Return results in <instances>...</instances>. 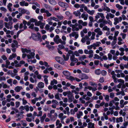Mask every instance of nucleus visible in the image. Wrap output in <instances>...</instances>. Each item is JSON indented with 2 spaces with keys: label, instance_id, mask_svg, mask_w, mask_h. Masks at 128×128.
<instances>
[{
  "label": "nucleus",
  "instance_id": "nucleus-63",
  "mask_svg": "<svg viewBox=\"0 0 128 128\" xmlns=\"http://www.w3.org/2000/svg\"><path fill=\"white\" fill-rule=\"evenodd\" d=\"M6 80V78L5 76H0V82H1L2 80L5 81Z\"/></svg>",
  "mask_w": 128,
  "mask_h": 128
},
{
  "label": "nucleus",
  "instance_id": "nucleus-25",
  "mask_svg": "<svg viewBox=\"0 0 128 128\" xmlns=\"http://www.w3.org/2000/svg\"><path fill=\"white\" fill-rule=\"evenodd\" d=\"M59 6L62 7H65L67 6V4L65 2H60L58 3Z\"/></svg>",
  "mask_w": 128,
  "mask_h": 128
},
{
  "label": "nucleus",
  "instance_id": "nucleus-52",
  "mask_svg": "<svg viewBox=\"0 0 128 128\" xmlns=\"http://www.w3.org/2000/svg\"><path fill=\"white\" fill-rule=\"evenodd\" d=\"M2 84L3 85L2 87L3 88H9V86H8L6 84H4V82H2Z\"/></svg>",
  "mask_w": 128,
  "mask_h": 128
},
{
  "label": "nucleus",
  "instance_id": "nucleus-46",
  "mask_svg": "<svg viewBox=\"0 0 128 128\" xmlns=\"http://www.w3.org/2000/svg\"><path fill=\"white\" fill-rule=\"evenodd\" d=\"M42 23V22L41 21H38L37 20L35 23V24L36 26H40Z\"/></svg>",
  "mask_w": 128,
  "mask_h": 128
},
{
  "label": "nucleus",
  "instance_id": "nucleus-59",
  "mask_svg": "<svg viewBox=\"0 0 128 128\" xmlns=\"http://www.w3.org/2000/svg\"><path fill=\"white\" fill-rule=\"evenodd\" d=\"M95 73L96 74L99 75L101 73V71L99 69L96 70H95Z\"/></svg>",
  "mask_w": 128,
  "mask_h": 128
},
{
  "label": "nucleus",
  "instance_id": "nucleus-4",
  "mask_svg": "<svg viewBox=\"0 0 128 128\" xmlns=\"http://www.w3.org/2000/svg\"><path fill=\"white\" fill-rule=\"evenodd\" d=\"M70 60L72 62L70 63V65L71 66H74V64L77 62L78 60L75 58V56L74 54H72V55L70 56Z\"/></svg>",
  "mask_w": 128,
  "mask_h": 128
},
{
  "label": "nucleus",
  "instance_id": "nucleus-50",
  "mask_svg": "<svg viewBox=\"0 0 128 128\" xmlns=\"http://www.w3.org/2000/svg\"><path fill=\"white\" fill-rule=\"evenodd\" d=\"M100 57L97 54H94L93 58L94 59H100Z\"/></svg>",
  "mask_w": 128,
  "mask_h": 128
},
{
  "label": "nucleus",
  "instance_id": "nucleus-10",
  "mask_svg": "<svg viewBox=\"0 0 128 128\" xmlns=\"http://www.w3.org/2000/svg\"><path fill=\"white\" fill-rule=\"evenodd\" d=\"M4 24L5 26L8 29L12 30V22H9L8 23L5 22Z\"/></svg>",
  "mask_w": 128,
  "mask_h": 128
},
{
  "label": "nucleus",
  "instance_id": "nucleus-14",
  "mask_svg": "<svg viewBox=\"0 0 128 128\" xmlns=\"http://www.w3.org/2000/svg\"><path fill=\"white\" fill-rule=\"evenodd\" d=\"M69 36L70 37L74 36L76 39H77L78 36V33L75 32H72L69 34Z\"/></svg>",
  "mask_w": 128,
  "mask_h": 128
},
{
  "label": "nucleus",
  "instance_id": "nucleus-20",
  "mask_svg": "<svg viewBox=\"0 0 128 128\" xmlns=\"http://www.w3.org/2000/svg\"><path fill=\"white\" fill-rule=\"evenodd\" d=\"M80 88L77 87L75 88V90H72V93H74L76 94H79V92L80 91Z\"/></svg>",
  "mask_w": 128,
  "mask_h": 128
},
{
  "label": "nucleus",
  "instance_id": "nucleus-37",
  "mask_svg": "<svg viewBox=\"0 0 128 128\" xmlns=\"http://www.w3.org/2000/svg\"><path fill=\"white\" fill-rule=\"evenodd\" d=\"M48 77V76H44L43 77L44 78V81L45 82V84H48V80L47 79V78Z\"/></svg>",
  "mask_w": 128,
  "mask_h": 128
},
{
  "label": "nucleus",
  "instance_id": "nucleus-13",
  "mask_svg": "<svg viewBox=\"0 0 128 128\" xmlns=\"http://www.w3.org/2000/svg\"><path fill=\"white\" fill-rule=\"evenodd\" d=\"M55 59L56 60L58 63L61 64H64V60L61 58L59 56H56L55 57Z\"/></svg>",
  "mask_w": 128,
  "mask_h": 128
},
{
  "label": "nucleus",
  "instance_id": "nucleus-32",
  "mask_svg": "<svg viewBox=\"0 0 128 128\" xmlns=\"http://www.w3.org/2000/svg\"><path fill=\"white\" fill-rule=\"evenodd\" d=\"M16 56V53L13 54L10 56L8 58V59L10 60H11L13 58H15Z\"/></svg>",
  "mask_w": 128,
  "mask_h": 128
},
{
  "label": "nucleus",
  "instance_id": "nucleus-12",
  "mask_svg": "<svg viewBox=\"0 0 128 128\" xmlns=\"http://www.w3.org/2000/svg\"><path fill=\"white\" fill-rule=\"evenodd\" d=\"M72 52V50H70L68 51L66 56L64 54L63 55V57L65 61H67L69 59L70 55Z\"/></svg>",
  "mask_w": 128,
  "mask_h": 128
},
{
  "label": "nucleus",
  "instance_id": "nucleus-33",
  "mask_svg": "<svg viewBox=\"0 0 128 128\" xmlns=\"http://www.w3.org/2000/svg\"><path fill=\"white\" fill-rule=\"evenodd\" d=\"M56 17L58 19V21L59 20H62L64 18V17L61 14L57 15L56 16Z\"/></svg>",
  "mask_w": 128,
  "mask_h": 128
},
{
  "label": "nucleus",
  "instance_id": "nucleus-34",
  "mask_svg": "<svg viewBox=\"0 0 128 128\" xmlns=\"http://www.w3.org/2000/svg\"><path fill=\"white\" fill-rule=\"evenodd\" d=\"M86 55H83L78 57V59L79 60L83 61L86 58Z\"/></svg>",
  "mask_w": 128,
  "mask_h": 128
},
{
  "label": "nucleus",
  "instance_id": "nucleus-48",
  "mask_svg": "<svg viewBox=\"0 0 128 128\" xmlns=\"http://www.w3.org/2000/svg\"><path fill=\"white\" fill-rule=\"evenodd\" d=\"M120 115H122L123 116H124L126 114V113L125 112H123V111L122 110H121L119 112Z\"/></svg>",
  "mask_w": 128,
  "mask_h": 128
},
{
  "label": "nucleus",
  "instance_id": "nucleus-28",
  "mask_svg": "<svg viewBox=\"0 0 128 128\" xmlns=\"http://www.w3.org/2000/svg\"><path fill=\"white\" fill-rule=\"evenodd\" d=\"M88 128H95L94 124L92 122H89L88 124Z\"/></svg>",
  "mask_w": 128,
  "mask_h": 128
},
{
  "label": "nucleus",
  "instance_id": "nucleus-62",
  "mask_svg": "<svg viewBox=\"0 0 128 128\" xmlns=\"http://www.w3.org/2000/svg\"><path fill=\"white\" fill-rule=\"evenodd\" d=\"M120 35L122 36V38L123 39H124L126 37V34L124 33H121Z\"/></svg>",
  "mask_w": 128,
  "mask_h": 128
},
{
  "label": "nucleus",
  "instance_id": "nucleus-49",
  "mask_svg": "<svg viewBox=\"0 0 128 128\" xmlns=\"http://www.w3.org/2000/svg\"><path fill=\"white\" fill-rule=\"evenodd\" d=\"M21 122H22V124L23 126H27V122L25 120H22Z\"/></svg>",
  "mask_w": 128,
  "mask_h": 128
},
{
  "label": "nucleus",
  "instance_id": "nucleus-29",
  "mask_svg": "<svg viewBox=\"0 0 128 128\" xmlns=\"http://www.w3.org/2000/svg\"><path fill=\"white\" fill-rule=\"evenodd\" d=\"M22 89V86H17L15 87L14 90L16 92H18Z\"/></svg>",
  "mask_w": 128,
  "mask_h": 128
},
{
  "label": "nucleus",
  "instance_id": "nucleus-40",
  "mask_svg": "<svg viewBox=\"0 0 128 128\" xmlns=\"http://www.w3.org/2000/svg\"><path fill=\"white\" fill-rule=\"evenodd\" d=\"M58 82L57 80L54 79L52 80L50 82V85L52 86L54 84H57Z\"/></svg>",
  "mask_w": 128,
  "mask_h": 128
},
{
  "label": "nucleus",
  "instance_id": "nucleus-16",
  "mask_svg": "<svg viewBox=\"0 0 128 128\" xmlns=\"http://www.w3.org/2000/svg\"><path fill=\"white\" fill-rule=\"evenodd\" d=\"M56 128H61L62 127V124L60 123V121L59 120H57L56 122Z\"/></svg>",
  "mask_w": 128,
  "mask_h": 128
},
{
  "label": "nucleus",
  "instance_id": "nucleus-47",
  "mask_svg": "<svg viewBox=\"0 0 128 128\" xmlns=\"http://www.w3.org/2000/svg\"><path fill=\"white\" fill-rule=\"evenodd\" d=\"M108 59L109 60H111L112 59V56L110 53H108Z\"/></svg>",
  "mask_w": 128,
  "mask_h": 128
},
{
  "label": "nucleus",
  "instance_id": "nucleus-2",
  "mask_svg": "<svg viewBox=\"0 0 128 128\" xmlns=\"http://www.w3.org/2000/svg\"><path fill=\"white\" fill-rule=\"evenodd\" d=\"M62 73L64 75L66 76V78L72 81H73L74 80V78L72 76H70V74L68 71H64Z\"/></svg>",
  "mask_w": 128,
  "mask_h": 128
},
{
  "label": "nucleus",
  "instance_id": "nucleus-56",
  "mask_svg": "<svg viewBox=\"0 0 128 128\" xmlns=\"http://www.w3.org/2000/svg\"><path fill=\"white\" fill-rule=\"evenodd\" d=\"M102 30H104L109 31L110 30V29L109 28H108L107 26H106L103 28Z\"/></svg>",
  "mask_w": 128,
  "mask_h": 128
},
{
  "label": "nucleus",
  "instance_id": "nucleus-45",
  "mask_svg": "<svg viewBox=\"0 0 128 128\" xmlns=\"http://www.w3.org/2000/svg\"><path fill=\"white\" fill-rule=\"evenodd\" d=\"M64 116H64L63 114L62 113H60L58 115V117L60 119L63 118Z\"/></svg>",
  "mask_w": 128,
  "mask_h": 128
},
{
  "label": "nucleus",
  "instance_id": "nucleus-51",
  "mask_svg": "<svg viewBox=\"0 0 128 128\" xmlns=\"http://www.w3.org/2000/svg\"><path fill=\"white\" fill-rule=\"evenodd\" d=\"M50 18L51 20H54V21H55L56 22H58V18H56L55 17H51Z\"/></svg>",
  "mask_w": 128,
  "mask_h": 128
},
{
  "label": "nucleus",
  "instance_id": "nucleus-1",
  "mask_svg": "<svg viewBox=\"0 0 128 128\" xmlns=\"http://www.w3.org/2000/svg\"><path fill=\"white\" fill-rule=\"evenodd\" d=\"M70 26L72 28L73 31H78L79 29H81L82 28V26L80 24H78L76 23L74 24H71Z\"/></svg>",
  "mask_w": 128,
  "mask_h": 128
},
{
  "label": "nucleus",
  "instance_id": "nucleus-19",
  "mask_svg": "<svg viewBox=\"0 0 128 128\" xmlns=\"http://www.w3.org/2000/svg\"><path fill=\"white\" fill-rule=\"evenodd\" d=\"M39 63L41 65H44L47 68L49 67L50 66L48 65V63L46 62H43L42 61H40Z\"/></svg>",
  "mask_w": 128,
  "mask_h": 128
},
{
  "label": "nucleus",
  "instance_id": "nucleus-30",
  "mask_svg": "<svg viewBox=\"0 0 128 128\" xmlns=\"http://www.w3.org/2000/svg\"><path fill=\"white\" fill-rule=\"evenodd\" d=\"M102 8L103 10L104 11H106L108 12H110V9L107 6H102Z\"/></svg>",
  "mask_w": 128,
  "mask_h": 128
},
{
  "label": "nucleus",
  "instance_id": "nucleus-53",
  "mask_svg": "<svg viewBox=\"0 0 128 128\" xmlns=\"http://www.w3.org/2000/svg\"><path fill=\"white\" fill-rule=\"evenodd\" d=\"M85 99H84L82 98H79V100L80 102L82 104H84L86 102L84 100Z\"/></svg>",
  "mask_w": 128,
  "mask_h": 128
},
{
  "label": "nucleus",
  "instance_id": "nucleus-35",
  "mask_svg": "<svg viewBox=\"0 0 128 128\" xmlns=\"http://www.w3.org/2000/svg\"><path fill=\"white\" fill-rule=\"evenodd\" d=\"M73 14L75 15L76 16H80L81 14V13L79 10H77L74 12H73Z\"/></svg>",
  "mask_w": 128,
  "mask_h": 128
},
{
  "label": "nucleus",
  "instance_id": "nucleus-43",
  "mask_svg": "<svg viewBox=\"0 0 128 128\" xmlns=\"http://www.w3.org/2000/svg\"><path fill=\"white\" fill-rule=\"evenodd\" d=\"M94 12L95 11L94 10H89L87 12L90 14L92 15L94 14Z\"/></svg>",
  "mask_w": 128,
  "mask_h": 128
},
{
  "label": "nucleus",
  "instance_id": "nucleus-9",
  "mask_svg": "<svg viewBox=\"0 0 128 128\" xmlns=\"http://www.w3.org/2000/svg\"><path fill=\"white\" fill-rule=\"evenodd\" d=\"M100 17L103 19L105 18L104 14L103 13L101 12H98L95 16V20H97L100 18Z\"/></svg>",
  "mask_w": 128,
  "mask_h": 128
},
{
  "label": "nucleus",
  "instance_id": "nucleus-55",
  "mask_svg": "<svg viewBox=\"0 0 128 128\" xmlns=\"http://www.w3.org/2000/svg\"><path fill=\"white\" fill-rule=\"evenodd\" d=\"M10 62H9L8 60H6V64L5 65V67L6 68H8L9 65H10Z\"/></svg>",
  "mask_w": 128,
  "mask_h": 128
},
{
  "label": "nucleus",
  "instance_id": "nucleus-18",
  "mask_svg": "<svg viewBox=\"0 0 128 128\" xmlns=\"http://www.w3.org/2000/svg\"><path fill=\"white\" fill-rule=\"evenodd\" d=\"M78 22L79 24L83 26H86L88 24V23L86 22H83L82 20H79L78 21Z\"/></svg>",
  "mask_w": 128,
  "mask_h": 128
},
{
  "label": "nucleus",
  "instance_id": "nucleus-17",
  "mask_svg": "<svg viewBox=\"0 0 128 128\" xmlns=\"http://www.w3.org/2000/svg\"><path fill=\"white\" fill-rule=\"evenodd\" d=\"M30 54H28L27 55L28 59H31L33 58L34 57L35 54L34 52H30Z\"/></svg>",
  "mask_w": 128,
  "mask_h": 128
},
{
  "label": "nucleus",
  "instance_id": "nucleus-8",
  "mask_svg": "<svg viewBox=\"0 0 128 128\" xmlns=\"http://www.w3.org/2000/svg\"><path fill=\"white\" fill-rule=\"evenodd\" d=\"M114 25H116L122 20V17L119 16L118 18L115 17L114 19Z\"/></svg>",
  "mask_w": 128,
  "mask_h": 128
},
{
  "label": "nucleus",
  "instance_id": "nucleus-23",
  "mask_svg": "<svg viewBox=\"0 0 128 128\" xmlns=\"http://www.w3.org/2000/svg\"><path fill=\"white\" fill-rule=\"evenodd\" d=\"M32 37L34 40H37L39 39L38 36L35 34H32Z\"/></svg>",
  "mask_w": 128,
  "mask_h": 128
},
{
  "label": "nucleus",
  "instance_id": "nucleus-22",
  "mask_svg": "<svg viewBox=\"0 0 128 128\" xmlns=\"http://www.w3.org/2000/svg\"><path fill=\"white\" fill-rule=\"evenodd\" d=\"M29 72L28 71L24 73V80L25 81H26L28 80V76L29 75Z\"/></svg>",
  "mask_w": 128,
  "mask_h": 128
},
{
  "label": "nucleus",
  "instance_id": "nucleus-7",
  "mask_svg": "<svg viewBox=\"0 0 128 128\" xmlns=\"http://www.w3.org/2000/svg\"><path fill=\"white\" fill-rule=\"evenodd\" d=\"M94 32L97 33L96 36L97 38H98L99 36H101L103 34V32L99 28H97L94 30Z\"/></svg>",
  "mask_w": 128,
  "mask_h": 128
},
{
  "label": "nucleus",
  "instance_id": "nucleus-38",
  "mask_svg": "<svg viewBox=\"0 0 128 128\" xmlns=\"http://www.w3.org/2000/svg\"><path fill=\"white\" fill-rule=\"evenodd\" d=\"M49 3L53 5H55L56 4V2L54 0H48Z\"/></svg>",
  "mask_w": 128,
  "mask_h": 128
},
{
  "label": "nucleus",
  "instance_id": "nucleus-64",
  "mask_svg": "<svg viewBox=\"0 0 128 128\" xmlns=\"http://www.w3.org/2000/svg\"><path fill=\"white\" fill-rule=\"evenodd\" d=\"M0 10L4 12H6L7 10V9L4 7H1L0 8Z\"/></svg>",
  "mask_w": 128,
  "mask_h": 128
},
{
  "label": "nucleus",
  "instance_id": "nucleus-57",
  "mask_svg": "<svg viewBox=\"0 0 128 128\" xmlns=\"http://www.w3.org/2000/svg\"><path fill=\"white\" fill-rule=\"evenodd\" d=\"M27 60L28 62H30L31 63H35L36 62V60L35 59L33 60Z\"/></svg>",
  "mask_w": 128,
  "mask_h": 128
},
{
  "label": "nucleus",
  "instance_id": "nucleus-44",
  "mask_svg": "<svg viewBox=\"0 0 128 128\" xmlns=\"http://www.w3.org/2000/svg\"><path fill=\"white\" fill-rule=\"evenodd\" d=\"M116 7L119 10H121L123 8V7L119 4H116Z\"/></svg>",
  "mask_w": 128,
  "mask_h": 128
},
{
  "label": "nucleus",
  "instance_id": "nucleus-36",
  "mask_svg": "<svg viewBox=\"0 0 128 128\" xmlns=\"http://www.w3.org/2000/svg\"><path fill=\"white\" fill-rule=\"evenodd\" d=\"M82 115L83 113L82 112L80 111L77 113V117L78 118H80Z\"/></svg>",
  "mask_w": 128,
  "mask_h": 128
},
{
  "label": "nucleus",
  "instance_id": "nucleus-5",
  "mask_svg": "<svg viewBox=\"0 0 128 128\" xmlns=\"http://www.w3.org/2000/svg\"><path fill=\"white\" fill-rule=\"evenodd\" d=\"M67 96L68 98V102H72L73 100L74 99V98L72 92L70 91H68Z\"/></svg>",
  "mask_w": 128,
  "mask_h": 128
},
{
  "label": "nucleus",
  "instance_id": "nucleus-42",
  "mask_svg": "<svg viewBox=\"0 0 128 128\" xmlns=\"http://www.w3.org/2000/svg\"><path fill=\"white\" fill-rule=\"evenodd\" d=\"M26 10H25L24 9H22V8H18L19 11L20 12H21L22 14H24L25 13Z\"/></svg>",
  "mask_w": 128,
  "mask_h": 128
},
{
  "label": "nucleus",
  "instance_id": "nucleus-26",
  "mask_svg": "<svg viewBox=\"0 0 128 128\" xmlns=\"http://www.w3.org/2000/svg\"><path fill=\"white\" fill-rule=\"evenodd\" d=\"M38 86L39 88H42L44 87V84L43 82H40L38 84Z\"/></svg>",
  "mask_w": 128,
  "mask_h": 128
},
{
  "label": "nucleus",
  "instance_id": "nucleus-61",
  "mask_svg": "<svg viewBox=\"0 0 128 128\" xmlns=\"http://www.w3.org/2000/svg\"><path fill=\"white\" fill-rule=\"evenodd\" d=\"M22 104L24 105H25L26 104H27L28 102L27 101L24 100V98H23L22 99Z\"/></svg>",
  "mask_w": 128,
  "mask_h": 128
},
{
  "label": "nucleus",
  "instance_id": "nucleus-60",
  "mask_svg": "<svg viewBox=\"0 0 128 128\" xmlns=\"http://www.w3.org/2000/svg\"><path fill=\"white\" fill-rule=\"evenodd\" d=\"M108 58L106 56L104 55L103 56L102 59H101L100 60L101 61H103V60H108Z\"/></svg>",
  "mask_w": 128,
  "mask_h": 128
},
{
  "label": "nucleus",
  "instance_id": "nucleus-21",
  "mask_svg": "<svg viewBox=\"0 0 128 128\" xmlns=\"http://www.w3.org/2000/svg\"><path fill=\"white\" fill-rule=\"evenodd\" d=\"M22 51L23 53H24L26 52L27 53L30 54L31 52L30 50L29 49H27L26 48H22Z\"/></svg>",
  "mask_w": 128,
  "mask_h": 128
},
{
  "label": "nucleus",
  "instance_id": "nucleus-11",
  "mask_svg": "<svg viewBox=\"0 0 128 128\" xmlns=\"http://www.w3.org/2000/svg\"><path fill=\"white\" fill-rule=\"evenodd\" d=\"M78 77L82 80H86L88 78V76L86 74L82 73L79 74Z\"/></svg>",
  "mask_w": 128,
  "mask_h": 128
},
{
  "label": "nucleus",
  "instance_id": "nucleus-27",
  "mask_svg": "<svg viewBox=\"0 0 128 128\" xmlns=\"http://www.w3.org/2000/svg\"><path fill=\"white\" fill-rule=\"evenodd\" d=\"M81 17L83 18L84 20H87L88 17V15L87 14H85L84 13H83L81 15Z\"/></svg>",
  "mask_w": 128,
  "mask_h": 128
},
{
  "label": "nucleus",
  "instance_id": "nucleus-58",
  "mask_svg": "<svg viewBox=\"0 0 128 128\" xmlns=\"http://www.w3.org/2000/svg\"><path fill=\"white\" fill-rule=\"evenodd\" d=\"M50 28V26L48 24H46L45 27V29L46 30L49 31Z\"/></svg>",
  "mask_w": 128,
  "mask_h": 128
},
{
  "label": "nucleus",
  "instance_id": "nucleus-3",
  "mask_svg": "<svg viewBox=\"0 0 128 128\" xmlns=\"http://www.w3.org/2000/svg\"><path fill=\"white\" fill-rule=\"evenodd\" d=\"M54 40L56 44H58L60 43L62 44H65L66 42H62V40L60 38L59 36L58 35L56 36L54 38Z\"/></svg>",
  "mask_w": 128,
  "mask_h": 128
},
{
  "label": "nucleus",
  "instance_id": "nucleus-39",
  "mask_svg": "<svg viewBox=\"0 0 128 128\" xmlns=\"http://www.w3.org/2000/svg\"><path fill=\"white\" fill-rule=\"evenodd\" d=\"M46 114H44L43 116L40 117V120L41 122H43L46 117Z\"/></svg>",
  "mask_w": 128,
  "mask_h": 128
},
{
  "label": "nucleus",
  "instance_id": "nucleus-31",
  "mask_svg": "<svg viewBox=\"0 0 128 128\" xmlns=\"http://www.w3.org/2000/svg\"><path fill=\"white\" fill-rule=\"evenodd\" d=\"M123 121V118L122 117H120L119 118H116V123L122 122Z\"/></svg>",
  "mask_w": 128,
  "mask_h": 128
},
{
  "label": "nucleus",
  "instance_id": "nucleus-6",
  "mask_svg": "<svg viewBox=\"0 0 128 128\" xmlns=\"http://www.w3.org/2000/svg\"><path fill=\"white\" fill-rule=\"evenodd\" d=\"M23 24L21 23L20 24L19 28L21 29L23 28L22 30H26L27 28V26H26L27 24V22L24 20H23L22 22Z\"/></svg>",
  "mask_w": 128,
  "mask_h": 128
},
{
  "label": "nucleus",
  "instance_id": "nucleus-54",
  "mask_svg": "<svg viewBox=\"0 0 128 128\" xmlns=\"http://www.w3.org/2000/svg\"><path fill=\"white\" fill-rule=\"evenodd\" d=\"M93 44L96 47H98L101 44V43L100 42H97L96 43H94Z\"/></svg>",
  "mask_w": 128,
  "mask_h": 128
},
{
  "label": "nucleus",
  "instance_id": "nucleus-41",
  "mask_svg": "<svg viewBox=\"0 0 128 128\" xmlns=\"http://www.w3.org/2000/svg\"><path fill=\"white\" fill-rule=\"evenodd\" d=\"M96 35V33L94 32H92V36L90 38V40H94L95 39V36Z\"/></svg>",
  "mask_w": 128,
  "mask_h": 128
},
{
  "label": "nucleus",
  "instance_id": "nucleus-15",
  "mask_svg": "<svg viewBox=\"0 0 128 128\" xmlns=\"http://www.w3.org/2000/svg\"><path fill=\"white\" fill-rule=\"evenodd\" d=\"M115 16L114 14L110 13H108L106 16V18L107 19L110 20V18H112Z\"/></svg>",
  "mask_w": 128,
  "mask_h": 128
},
{
  "label": "nucleus",
  "instance_id": "nucleus-24",
  "mask_svg": "<svg viewBox=\"0 0 128 128\" xmlns=\"http://www.w3.org/2000/svg\"><path fill=\"white\" fill-rule=\"evenodd\" d=\"M108 20H103V22L104 24H108L110 26L112 25V23L110 20L107 19Z\"/></svg>",
  "mask_w": 128,
  "mask_h": 128
}]
</instances>
